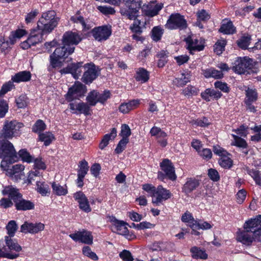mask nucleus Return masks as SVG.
<instances>
[{"label":"nucleus","instance_id":"20","mask_svg":"<svg viewBox=\"0 0 261 261\" xmlns=\"http://www.w3.org/2000/svg\"><path fill=\"white\" fill-rule=\"evenodd\" d=\"M69 108L73 113H83L85 115L90 114V107L85 102H71L69 104Z\"/></svg>","mask_w":261,"mask_h":261},{"label":"nucleus","instance_id":"46","mask_svg":"<svg viewBox=\"0 0 261 261\" xmlns=\"http://www.w3.org/2000/svg\"><path fill=\"white\" fill-rule=\"evenodd\" d=\"M164 33V30L160 27H154L151 31V38L155 42L161 40Z\"/></svg>","mask_w":261,"mask_h":261},{"label":"nucleus","instance_id":"52","mask_svg":"<svg viewBox=\"0 0 261 261\" xmlns=\"http://www.w3.org/2000/svg\"><path fill=\"white\" fill-rule=\"evenodd\" d=\"M246 102H253L257 99V93L255 90L248 88L246 91Z\"/></svg>","mask_w":261,"mask_h":261},{"label":"nucleus","instance_id":"7","mask_svg":"<svg viewBox=\"0 0 261 261\" xmlns=\"http://www.w3.org/2000/svg\"><path fill=\"white\" fill-rule=\"evenodd\" d=\"M166 27L169 29H185L187 23L184 16L179 13L172 14L168 19Z\"/></svg>","mask_w":261,"mask_h":261},{"label":"nucleus","instance_id":"19","mask_svg":"<svg viewBox=\"0 0 261 261\" xmlns=\"http://www.w3.org/2000/svg\"><path fill=\"white\" fill-rule=\"evenodd\" d=\"M74 199L77 201L79 203L80 208L83 211L89 213L91 212V208H90L89 201L82 192H78L74 194Z\"/></svg>","mask_w":261,"mask_h":261},{"label":"nucleus","instance_id":"56","mask_svg":"<svg viewBox=\"0 0 261 261\" xmlns=\"http://www.w3.org/2000/svg\"><path fill=\"white\" fill-rule=\"evenodd\" d=\"M3 160L1 163V167L4 170L6 171V174L8 173V170L10 169V165L16 161H13L9 157H3Z\"/></svg>","mask_w":261,"mask_h":261},{"label":"nucleus","instance_id":"27","mask_svg":"<svg viewBox=\"0 0 261 261\" xmlns=\"http://www.w3.org/2000/svg\"><path fill=\"white\" fill-rule=\"evenodd\" d=\"M31 73L29 71H20L12 76V80L13 82L20 83L26 82L30 80Z\"/></svg>","mask_w":261,"mask_h":261},{"label":"nucleus","instance_id":"51","mask_svg":"<svg viewBox=\"0 0 261 261\" xmlns=\"http://www.w3.org/2000/svg\"><path fill=\"white\" fill-rule=\"evenodd\" d=\"M219 163L223 168H229L232 165V161L229 156L225 154L220 158Z\"/></svg>","mask_w":261,"mask_h":261},{"label":"nucleus","instance_id":"54","mask_svg":"<svg viewBox=\"0 0 261 261\" xmlns=\"http://www.w3.org/2000/svg\"><path fill=\"white\" fill-rule=\"evenodd\" d=\"M251 37L249 35L242 37L237 41L238 46L242 49H247L250 44Z\"/></svg>","mask_w":261,"mask_h":261},{"label":"nucleus","instance_id":"15","mask_svg":"<svg viewBox=\"0 0 261 261\" xmlns=\"http://www.w3.org/2000/svg\"><path fill=\"white\" fill-rule=\"evenodd\" d=\"M81 40L82 38L77 33L70 31L65 33L62 38L63 44L67 47L74 46L78 44Z\"/></svg>","mask_w":261,"mask_h":261},{"label":"nucleus","instance_id":"48","mask_svg":"<svg viewBox=\"0 0 261 261\" xmlns=\"http://www.w3.org/2000/svg\"><path fill=\"white\" fill-rule=\"evenodd\" d=\"M181 221L185 223H188V225L193 230L194 227H192V225L195 224L197 220H195L194 219L192 214L190 212H187L182 215L181 217Z\"/></svg>","mask_w":261,"mask_h":261},{"label":"nucleus","instance_id":"58","mask_svg":"<svg viewBox=\"0 0 261 261\" xmlns=\"http://www.w3.org/2000/svg\"><path fill=\"white\" fill-rule=\"evenodd\" d=\"M19 156L23 161L31 163L33 161V158L30 154L26 149L20 150L18 152Z\"/></svg>","mask_w":261,"mask_h":261},{"label":"nucleus","instance_id":"12","mask_svg":"<svg viewBox=\"0 0 261 261\" xmlns=\"http://www.w3.org/2000/svg\"><path fill=\"white\" fill-rule=\"evenodd\" d=\"M251 60L247 58H238L233 62L232 70L238 74H243L250 68Z\"/></svg>","mask_w":261,"mask_h":261},{"label":"nucleus","instance_id":"35","mask_svg":"<svg viewBox=\"0 0 261 261\" xmlns=\"http://www.w3.org/2000/svg\"><path fill=\"white\" fill-rule=\"evenodd\" d=\"M202 72L204 76L206 78L213 77L215 79H221L223 76V74L222 71L212 68L203 69Z\"/></svg>","mask_w":261,"mask_h":261},{"label":"nucleus","instance_id":"32","mask_svg":"<svg viewBox=\"0 0 261 261\" xmlns=\"http://www.w3.org/2000/svg\"><path fill=\"white\" fill-rule=\"evenodd\" d=\"M190 76L188 72L182 73L179 77H176L173 80V83L177 87H183L190 82Z\"/></svg>","mask_w":261,"mask_h":261},{"label":"nucleus","instance_id":"16","mask_svg":"<svg viewBox=\"0 0 261 261\" xmlns=\"http://www.w3.org/2000/svg\"><path fill=\"white\" fill-rule=\"evenodd\" d=\"M160 167L169 179L175 180L176 179L174 167L169 160L164 159L160 163Z\"/></svg>","mask_w":261,"mask_h":261},{"label":"nucleus","instance_id":"37","mask_svg":"<svg viewBox=\"0 0 261 261\" xmlns=\"http://www.w3.org/2000/svg\"><path fill=\"white\" fill-rule=\"evenodd\" d=\"M135 78L137 81L144 83L148 80L149 73L145 69L140 68L137 70Z\"/></svg>","mask_w":261,"mask_h":261},{"label":"nucleus","instance_id":"13","mask_svg":"<svg viewBox=\"0 0 261 261\" xmlns=\"http://www.w3.org/2000/svg\"><path fill=\"white\" fill-rule=\"evenodd\" d=\"M69 237L76 242L79 241L87 244H91L93 243L91 233L85 230L76 231L74 233L69 234Z\"/></svg>","mask_w":261,"mask_h":261},{"label":"nucleus","instance_id":"29","mask_svg":"<svg viewBox=\"0 0 261 261\" xmlns=\"http://www.w3.org/2000/svg\"><path fill=\"white\" fill-rule=\"evenodd\" d=\"M15 206L17 210L27 211L34 209L35 205L31 201L21 198L19 200L16 201Z\"/></svg>","mask_w":261,"mask_h":261},{"label":"nucleus","instance_id":"22","mask_svg":"<svg viewBox=\"0 0 261 261\" xmlns=\"http://www.w3.org/2000/svg\"><path fill=\"white\" fill-rule=\"evenodd\" d=\"M3 195H8L9 198L12 199L15 203L19 200L22 197L21 194L18 192V189L12 187H6L2 191Z\"/></svg>","mask_w":261,"mask_h":261},{"label":"nucleus","instance_id":"11","mask_svg":"<svg viewBox=\"0 0 261 261\" xmlns=\"http://www.w3.org/2000/svg\"><path fill=\"white\" fill-rule=\"evenodd\" d=\"M170 191L162 186H159L156 188L155 193L152 195V202L156 205H159L164 201L170 198L172 196Z\"/></svg>","mask_w":261,"mask_h":261},{"label":"nucleus","instance_id":"40","mask_svg":"<svg viewBox=\"0 0 261 261\" xmlns=\"http://www.w3.org/2000/svg\"><path fill=\"white\" fill-rule=\"evenodd\" d=\"M190 251L191 255L193 258L206 259L207 257V254L205 253L204 250L200 249L197 247H193L191 248Z\"/></svg>","mask_w":261,"mask_h":261},{"label":"nucleus","instance_id":"24","mask_svg":"<svg viewBox=\"0 0 261 261\" xmlns=\"http://www.w3.org/2000/svg\"><path fill=\"white\" fill-rule=\"evenodd\" d=\"M140 104V100L133 99L128 102L122 103L119 108L120 112L123 114L128 113L129 111L136 109Z\"/></svg>","mask_w":261,"mask_h":261},{"label":"nucleus","instance_id":"57","mask_svg":"<svg viewBox=\"0 0 261 261\" xmlns=\"http://www.w3.org/2000/svg\"><path fill=\"white\" fill-rule=\"evenodd\" d=\"M6 228L9 234L8 236L13 237L17 229V225L16 222L14 220L10 221L7 224Z\"/></svg>","mask_w":261,"mask_h":261},{"label":"nucleus","instance_id":"41","mask_svg":"<svg viewBox=\"0 0 261 261\" xmlns=\"http://www.w3.org/2000/svg\"><path fill=\"white\" fill-rule=\"evenodd\" d=\"M18 256L16 253H10L6 246L2 244L0 241V257L7 258L9 259H15Z\"/></svg>","mask_w":261,"mask_h":261},{"label":"nucleus","instance_id":"39","mask_svg":"<svg viewBox=\"0 0 261 261\" xmlns=\"http://www.w3.org/2000/svg\"><path fill=\"white\" fill-rule=\"evenodd\" d=\"M99 93L97 91L93 90L90 92L87 98L88 105L91 106H94L97 102H99Z\"/></svg>","mask_w":261,"mask_h":261},{"label":"nucleus","instance_id":"9","mask_svg":"<svg viewBox=\"0 0 261 261\" xmlns=\"http://www.w3.org/2000/svg\"><path fill=\"white\" fill-rule=\"evenodd\" d=\"M9 157L13 161H17L18 157L13 144L8 141L0 142V158Z\"/></svg>","mask_w":261,"mask_h":261},{"label":"nucleus","instance_id":"2","mask_svg":"<svg viewBox=\"0 0 261 261\" xmlns=\"http://www.w3.org/2000/svg\"><path fill=\"white\" fill-rule=\"evenodd\" d=\"M74 46L67 47L63 44L57 48L50 56V63L53 68H60L63 65L64 59L74 52Z\"/></svg>","mask_w":261,"mask_h":261},{"label":"nucleus","instance_id":"64","mask_svg":"<svg viewBox=\"0 0 261 261\" xmlns=\"http://www.w3.org/2000/svg\"><path fill=\"white\" fill-rule=\"evenodd\" d=\"M120 257L124 261H133L134 258L131 253L126 250H124L119 253Z\"/></svg>","mask_w":261,"mask_h":261},{"label":"nucleus","instance_id":"61","mask_svg":"<svg viewBox=\"0 0 261 261\" xmlns=\"http://www.w3.org/2000/svg\"><path fill=\"white\" fill-rule=\"evenodd\" d=\"M131 135V131L128 125L123 124L121 126V129L120 135L122 139H128L129 136Z\"/></svg>","mask_w":261,"mask_h":261},{"label":"nucleus","instance_id":"63","mask_svg":"<svg viewBox=\"0 0 261 261\" xmlns=\"http://www.w3.org/2000/svg\"><path fill=\"white\" fill-rule=\"evenodd\" d=\"M70 19L74 23L81 24L83 29H86V24L82 16L75 15L72 16Z\"/></svg>","mask_w":261,"mask_h":261},{"label":"nucleus","instance_id":"26","mask_svg":"<svg viewBox=\"0 0 261 261\" xmlns=\"http://www.w3.org/2000/svg\"><path fill=\"white\" fill-rule=\"evenodd\" d=\"M12 237L6 236L5 241L6 247L10 253L11 251L19 252L21 250V246L17 243L15 240L12 239Z\"/></svg>","mask_w":261,"mask_h":261},{"label":"nucleus","instance_id":"8","mask_svg":"<svg viewBox=\"0 0 261 261\" xmlns=\"http://www.w3.org/2000/svg\"><path fill=\"white\" fill-rule=\"evenodd\" d=\"M187 46V48L191 54L196 51L202 50L204 48V40L201 38H197L194 35L189 36L185 39Z\"/></svg>","mask_w":261,"mask_h":261},{"label":"nucleus","instance_id":"59","mask_svg":"<svg viewBox=\"0 0 261 261\" xmlns=\"http://www.w3.org/2000/svg\"><path fill=\"white\" fill-rule=\"evenodd\" d=\"M41 175L42 173L36 169L35 171L30 172L28 178L29 182L31 183L35 180L39 181L38 179L40 178Z\"/></svg>","mask_w":261,"mask_h":261},{"label":"nucleus","instance_id":"1","mask_svg":"<svg viewBox=\"0 0 261 261\" xmlns=\"http://www.w3.org/2000/svg\"><path fill=\"white\" fill-rule=\"evenodd\" d=\"M59 20L54 11H48L42 14L37 22V26L43 32L49 34L57 26Z\"/></svg>","mask_w":261,"mask_h":261},{"label":"nucleus","instance_id":"45","mask_svg":"<svg viewBox=\"0 0 261 261\" xmlns=\"http://www.w3.org/2000/svg\"><path fill=\"white\" fill-rule=\"evenodd\" d=\"M232 137L233 138V141L231 143L232 145L242 148H247L248 145L244 139L234 134H232Z\"/></svg>","mask_w":261,"mask_h":261},{"label":"nucleus","instance_id":"60","mask_svg":"<svg viewBox=\"0 0 261 261\" xmlns=\"http://www.w3.org/2000/svg\"><path fill=\"white\" fill-rule=\"evenodd\" d=\"M83 254L90 257V258L96 260L98 259V256L94 252L91 251V249L89 246H84L83 248Z\"/></svg>","mask_w":261,"mask_h":261},{"label":"nucleus","instance_id":"3","mask_svg":"<svg viewBox=\"0 0 261 261\" xmlns=\"http://www.w3.org/2000/svg\"><path fill=\"white\" fill-rule=\"evenodd\" d=\"M23 126L22 123L16 120L6 121L3 128V136L6 139L18 136L20 134V129Z\"/></svg>","mask_w":261,"mask_h":261},{"label":"nucleus","instance_id":"23","mask_svg":"<svg viewBox=\"0 0 261 261\" xmlns=\"http://www.w3.org/2000/svg\"><path fill=\"white\" fill-rule=\"evenodd\" d=\"M222 94L220 92L210 88L206 89L201 93V97L206 101H210L215 99H217L220 98Z\"/></svg>","mask_w":261,"mask_h":261},{"label":"nucleus","instance_id":"31","mask_svg":"<svg viewBox=\"0 0 261 261\" xmlns=\"http://www.w3.org/2000/svg\"><path fill=\"white\" fill-rule=\"evenodd\" d=\"M219 31L224 34H232L236 32V28L231 21L223 20Z\"/></svg>","mask_w":261,"mask_h":261},{"label":"nucleus","instance_id":"55","mask_svg":"<svg viewBox=\"0 0 261 261\" xmlns=\"http://www.w3.org/2000/svg\"><path fill=\"white\" fill-rule=\"evenodd\" d=\"M138 16V13H137V15L135 17L134 19H129L130 20H134V21L130 26V29L131 31L133 32H135L136 33H139V34H140L142 33L141 28L140 27V25L141 24L140 20L137 19V17Z\"/></svg>","mask_w":261,"mask_h":261},{"label":"nucleus","instance_id":"42","mask_svg":"<svg viewBox=\"0 0 261 261\" xmlns=\"http://www.w3.org/2000/svg\"><path fill=\"white\" fill-rule=\"evenodd\" d=\"M168 54L167 51L164 50H162L157 54L156 57L159 59L158 62L159 67H164L167 63Z\"/></svg>","mask_w":261,"mask_h":261},{"label":"nucleus","instance_id":"53","mask_svg":"<svg viewBox=\"0 0 261 261\" xmlns=\"http://www.w3.org/2000/svg\"><path fill=\"white\" fill-rule=\"evenodd\" d=\"M46 128V124L42 120H38L32 127L33 132L39 134L44 130Z\"/></svg>","mask_w":261,"mask_h":261},{"label":"nucleus","instance_id":"62","mask_svg":"<svg viewBox=\"0 0 261 261\" xmlns=\"http://www.w3.org/2000/svg\"><path fill=\"white\" fill-rule=\"evenodd\" d=\"M13 81H9L4 84L0 91V97L4 96L6 93L10 91L14 86Z\"/></svg>","mask_w":261,"mask_h":261},{"label":"nucleus","instance_id":"36","mask_svg":"<svg viewBox=\"0 0 261 261\" xmlns=\"http://www.w3.org/2000/svg\"><path fill=\"white\" fill-rule=\"evenodd\" d=\"M53 192L58 196L65 195L68 193L67 188L66 185L61 186L59 184L54 182L51 184Z\"/></svg>","mask_w":261,"mask_h":261},{"label":"nucleus","instance_id":"50","mask_svg":"<svg viewBox=\"0 0 261 261\" xmlns=\"http://www.w3.org/2000/svg\"><path fill=\"white\" fill-rule=\"evenodd\" d=\"M126 225V223L123 221H120L115 226V230L118 234L126 235L128 232V230Z\"/></svg>","mask_w":261,"mask_h":261},{"label":"nucleus","instance_id":"44","mask_svg":"<svg viewBox=\"0 0 261 261\" xmlns=\"http://www.w3.org/2000/svg\"><path fill=\"white\" fill-rule=\"evenodd\" d=\"M79 169L77 170V176H80L82 177H85L89 170L88 162L85 160L81 161L79 163Z\"/></svg>","mask_w":261,"mask_h":261},{"label":"nucleus","instance_id":"18","mask_svg":"<svg viewBox=\"0 0 261 261\" xmlns=\"http://www.w3.org/2000/svg\"><path fill=\"white\" fill-rule=\"evenodd\" d=\"M86 70L85 71L82 79L86 84L91 83L97 76V71L94 64H87L85 65Z\"/></svg>","mask_w":261,"mask_h":261},{"label":"nucleus","instance_id":"17","mask_svg":"<svg viewBox=\"0 0 261 261\" xmlns=\"http://www.w3.org/2000/svg\"><path fill=\"white\" fill-rule=\"evenodd\" d=\"M24 166L21 164H16L11 166L10 169L8 170L7 175L12 180L18 181L24 176Z\"/></svg>","mask_w":261,"mask_h":261},{"label":"nucleus","instance_id":"5","mask_svg":"<svg viewBox=\"0 0 261 261\" xmlns=\"http://www.w3.org/2000/svg\"><path fill=\"white\" fill-rule=\"evenodd\" d=\"M245 230L253 233L258 242H261V215L246 221L244 225Z\"/></svg>","mask_w":261,"mask_h":261},{"label":"nucleus","instance_id":"49","mask_svg":"<svg viewBox=\"0 0 261 261\" xmlns=\"http://www.w3.org/2000/svg\"><path fill=\"white\" fill-rule=\"evenodd\" d=\"M151 136H155L158 139L165 138L167 137V134L163 131L160 128L154 126L150 131Z\"/></svg>","mask_w":261,"mask_h":261},{"label":"nucleus","instance_id":"4","mask_svg":"<svg viewBox=\"0 0 261 261\" xmlns=\"http://www.w3.org/2000/svg\"><path fill=\"white\" fill-rule=\"evenodd\" d=\"M127 8H121L120 12L122 15L128 19H134L139 12L141 8L142 2L141 0H123Z\"/></svg>","mask_w":261,"mask_h":261},{"label":"nucleus","instance_id":"47","mask_svg":"<svg viewBox=\"0 0 261 261\" xmlns=\"http://www.w3.org/2000/svg\"><path fill=\"white\" fill-rule=\"evenodd\" d=\"M199 91L198 88L189 85L182 90L183 94L188 97L197 95Z\"/></svg>","mask_w":261,"mask_h":261},{"label":"nucleus","instance_id":"43","mask_svg":"<svg viewBox=\"0 0 261 261\" xmlns=\"http://www.w3.org/2000/svg\"><path fill=\"white\" fill-rule=\"evenodd\" d=\"M39 140L43 142L45 146L49 145L55 138L50 132H45L39 135Z\"/></svg>","mask_w":261,"mask_h":261},{"label":"nucleus","instance_id":"38","mask_svg":"<svg viewBox=\"0 0 261 261\" xmlns=\"http://www.w3.org/2000/svg\"><path fill=\"white\" fill-rule=\"evenodd\" d=\"M37 191L42 196H46L50 193L49 186L44 181H37Z\"/></svg>","mask_w":261,"mask_h":261},{"label":"nucleus","instance_id":"25","mask_svg":"<svg viewBox=\"0 0 261 261\" xmlns=\"http://www.w3.org/2000/svg\"><path fill=\"white\" fill-rule=\"evenodd\" d=\"M163 7V5L162 3L156 4L154 2H152L147 5L146 10H145V14L150 17L154 16L158 14Z\"/></svg>","mask_w":261,"mask_h":261},{"label":"nucleus","instance_id":"21","mask_svg":"<svg viewBox=\"0 0 261 261\" xmlns=\"http://www.w3.org/2000/svg\"><path fill=\"white\" fill-rule=\"evenodd\" d=\"M237 240L243 244L247 245H250L254 240L256 241L253 233L246 230L238 233Z\"/></svg>","mask_w":261,"mask_h":261},{"label":"nucleus","instance_id":"28","mask_svg":"<svg viewBox=\"0 0 261 261\" xmlns=\"http://www.w3.org/2000/svg\"><path fill=\"white\" fill-rule=\"evenodd\" d=\"M199 185L198 180L193 178H189L184 184L182 191L186 194H188L196 189Z\"/></svg>","mask_w":261,"mask_h":261},{"label":"nucleus","instance_id":"33","mask_svg":"<svg viewBox=\"0 0 261 261\" xmlns=\"http://www.w3.org/2000/svg\"><path fill=\"white\" fill-rule=\"evenodd\" d=\"M116 136L117 130L115 128H113L110 134H108L104 136L99 145L100 149H104L108 145L109 141L111 139H114Z\"/></svg>","mask_w":261,"mask_h":261},{"label":"nucleus","instance_id":"6","mask_svg":"<svg viewBox=\"0 0 261 261\" xmlns=\"http://www.w3.org/2000/svg\"><path fill=\"white\" fill-rule=\"evenodd\" d=\"M46 34L47 33L43 32V31L37 27L36 29L31 31L27 40L21 43V47L27 49L31 46L41 42L43 40V35Z\"/></svg>","mask_w":261,"mask_h":261},{"label":"nucleus","instance_id":"10","mask_svg":"<svg viewBox=\"0 0 261 261\" xmlns=\"http://www.w3.org/2000/svg\"><path fill=\"white\" fill-rule=\"evenodd\" d=\"M84 85L80 82H77L71 87L65 95L68 101H71L74 99H79L85 93Z\"/></svg>","mask_w":261,"mask_h":261},{"label":"nucleus","instance_id":"14","mask_svg":"<svg viewBox=\"0 0 261 261\" xmlns=\"http://www.w3.org/2000/svg\"><path fill=\"white\" fill-rule=\"evenodd\" d=\"M111 27L110 25H103L95 28L93 31L94 38L99 41L106 40L111 35Z\"/></svg>","mask_w":261,"mask_h":261},{"label":"nucleus","instance_id":"34","mask_svg":"<svg viewBox=\"0 0 261 261\" xmlns=\"http://www.w3.org/2000/svg\"><path fill=\"white\" fill-rule=\"evenodd\" d=\"M27 31L23 29H18L11 33L9 39L11 45L14 44L17 40L27 34Z\"/></svg>","mask_w":261,"mask_h":261},{"label":"nucleus","instance_id":"30","mask_svg":"<svg viewBox=\"0 0 261 261\" xmlns=\"http://www.w3.org/2000/svg\"><path fill=\"white\" fill-rule=\"evenodd\" d=\"M192 227L194 228L192 230L191 233L195 236H199L200 233L197 231V229H209L212 228V225L207 222L199 220L196 221V224H193Z\"/></svg>","mask_w":261,"mask_h":261}]
</instances>
